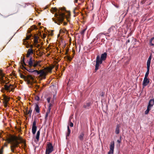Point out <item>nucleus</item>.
Masks as SVG:
<instances>
[{"mask_svg":"<svg viewBox=\"0 0 154 154\" xmlns=\"http://www.w3.org/2000/svg\"><path fill=\"white\" fill-rule=\"evenodd\" d=\"M31 31V30H28L27 31V33H27L26 35V40L29 39L32 35V34L30 33Z\"/></svg>","mask_w":154,"mask_h":154,"instance_id":"nucleus-14","label":"nucleus"},{"mask_svg":"<svg viewBox=\"0 0 154 154\" xmlns=\"http://www.w3.org/2000/svg\"><path fill=\"white\" fill-rule=\"evenodd\" d=\"M32 110L31 109H30L29 110V111H28L27 112V115L29 114V116H31V113L32 112Z\"/></svg>","mask_w":154,"mask_h":154,"instance_id":"nucleus-32","label":"nucleus"},{"mask_svg":"<svg viewBox=\"0 0 154 154\" xmlns=\"http://www.w3.org/2000/svg\"><path fill=\"white\" fill-rule=\"evenodd\" d=\"M24 57H23V59H21V64L20 66L21 67V68L23 69H26V67L24 66V65L26 66V65L24 62Z\"/></svg>","mask_w":154,"mask_h":154,"instance_id":"nucleus-10","label":"nucleus"},{"mask_svg":"<svg viewBox=\"0 0 154 154\" xmlns=\"http://www.w3.org/2000/svg\"><path fill=\"white\" fill-rule=\"evenodd\" d=\"M104 94V93L103 92H102L101 94V96H103Z\"/></svg>","mask_w":154,"mask_h":154,"instance_id":"nucleus-49","label":"nucleus"},{"mask_svg":"<svg viewBox=\"0 0 154 154\" xmlns=\"http://www.w3.org/2000/svg\"><path fill=\"white\" fill-rule=\"evenodd\" d=\"M35 99L37 101H38L39 100L40 98L39 97L36 96L35 97Z\"/></svg>","mask_w":154,"mask_h":154,"instance_id":"nucleus-40","label":"nucleus"},{"mask_svg":"<svg viewBox=\"0 0 154 154\" xmlns=\"http://www.w3.org/2000/svg\"><path fill=\"white\" fill-rule=\"evenodd\" d=\"M48 114H46V115L45 116V122H46L47 120V119H48L47 117L48 116Z\"/></svg>","mask_w":154,"mask_h":154,"instance_id":"nucleus-36","label":"nucleus"},{"mask_svg":"<svg viewBox=\"0 0 154 154\" xmlns=\"http://www.w3.org/2000/svg\"><path fill=\"white\" fill-rule=\"evenodd\" d=\"M149 68H147V71L145 74L144 78H147L149 73Z\"/></svg>","mask_w":154,"mask_h":154,"instance_id":"nucleus-24","label":"nucleus"},{"mask_svg":"<svg viewBox=\"0 0 154 154\" xmlns=\"http://www.w3.org/2000/svg\"><path fill=\"white\" fill-rule=\"evenodd\" d=\"M120 126L119 125H117L116 126L115 130V133L116 134H118L120 132Z\"/></svg>","mask_w":154,"mask_h":154,"instance_id":"nucleus-17","label":"nucleus"},{"mask_svg":"<svg viewBox=\"0 0 154 154\" xmlns=\"http://www.w3.org/2000/svg\"><path fill=\"white\" fill-rule=\"evenodd\" d=\"M40 134V130H39L36 133V137H35L37 141H38L39 140Z\"/></svg>","mask_w":154,"mask_h":154,"instance_id":"nucleus-18","label":"nucleus"},{"mask_svg":"<svg viewBox=\"0 0 154 154\" xmlns=\"http://www.w3.org/2000/svg\"><path fill=\"white\" fill-rule=\"evenodd\" d=\"M35 46L36 47H37L38 48L39 47H40V45H39V44H35Z\"/></svg>","mask_w":154,"mask_h":154,"instance_id":"nucleus-44","label":"nucleus"},{"mask_svg":"<svg viewBox=\"0 0 154 154\" xmlns=\"http://www.w3.org/2000/svg\"><path fill=\"white\" fill-rule=\"evenodd\" d=\"M154 39L152 38H151L149 40V45L150 46H154V44L152 43V42Z\"/></svg>","mask_w":154,"mask_h":154,"instance_id":"nucleus-26","label":"nucleus"},{"mask_svg":"<svg viewBox=\"0 0 154 154\" xmlns=\"http://www.w3.org/2000/svg\"><path fill=\"white\" fill-rule=\"evenodd\" d=\"M114 5L117 8H118L119 7V6L117 5L114 4Z\"/></svg>","mask_w":154,"mask_h":154,"instance_id":"nucleus-47","label":"nucleus"},{"mask_svg":"<svg viewBox=\"0 0 154 154\" xmlns=\"http://www.w3.org/2000/svg\"><path fill=\"white\" fill-rule=\"evenodd\" d=\"M20 143L16 138L12 140L11 146V151L13 153H15L14 149L18 147Z\"/></svg>","mask_w":154,"mask_h":154,"instance_id":"nucleus-5","label":"nucleus"},{"mask_svg":"<svg viewBox=\"0 0 154 154\" xmlns=\"http://www.w3.org/2000/svg\"><path fill=\"white\" fill-rule=\"evenodd\" d=\"M51 110V108H50V107H48V109L47 110V111L46 112V114H49L50 113Z\"/></svg>","mask_w":154,"mask_h":154,"instance_id":"nucleus-33","label":"nucleus"},{"mask_svg":"<svg viewBox=\"0 0 154 154\" xmlns=\"http://www.w3.org/2000/svg\"><path fill=\"white\" fill-rule=\"evenodd\" d=\"M6 80V78L4 74L0 71V83L2 86H4V87L2 88V91L3 92L4 90L9 92L13 91L14 89L13 85L11 84L7 85Z\"/></svg>","mask_w":154,"mask_h":154,"instance_id":"nucleus-1","label":"nucleus"},{"mask_svg":"<svg viewBox=\"0 0 154 154\" xmlns=\"http://www.w3.org/2000/svg\"><path fill=\"white\" fill-rule=\"evenodd\" d=\"M35 110L37 113H38L40 112L39 108L37 104L35 105Z\"/></svg>","mask_w":154,"mask_h":154,"instance_id":"nucleus-19","label":"nucleus"},{"mask_svg":"<svg viewBox=\"0 0 154 154\" xmlns=\"http://www.w3.org/2000/svg\"><path fill=\"white\" fill-rule=\"evenodd\" d=\"M8 102H7V101H4L3 103L4 106L5 107H7L8 106Z\"/></svg>","mask_w":154,"mask_h":154,"instance_id":"nucleus-31","label":"nucleus"},{"mask_svg":"<svg viewBox=\"0 0 154 154\" xmlns=\"http://www.w3.org/2000/svg\"><path fill=\"white\" fill-rule=\"evenodd\" d=\"M49 103V104L48 107H50V108H51V107L53 105L52 103L51 102V103Z\"/></svg>","mask_w":154,"mask_h":154,"instance_id":"nucleus-46","label":"nucleus"},{"mask_svg":"<svg viewBox=\"0 0 154 154\" xmlns=\"http://www.w3.org/2000/svg\"><path fill=\"white\" fill-rule=\"evenodd\" d=\"M20 77L21 78H23L24 79H26V76H24V75H20Z\"/></svg>","mask_w":154,"mask_h":154,"instance_id":"nucleus-38","label":"nucleus"},{"mask_svg":"<svg viewBox=\"0 0 154 154\" xmlns=\"http://www.w3.org/2000/svg\"><path fill=\"white\" fill-rule=\"evenodd\" d=\"M116 31V29L115 26H112L108 29V33H100L98 35H97V38H100L101 37V35L103 34L106 35V38L107 39V37H108L109 35H106V34L110 33L111 35H114Z\"/></svg>","mask_w":154,"mask_h":154,"instance_id":"nucleus-4","label":"nucleus"},{"mask_svg":"<svg viewBox=\"0 0 154 154\" xmlns=\"http://www.w3.org/2000/svg\"><path fill=\"white\" fill-rule=\"evenodd\" d=\"M52 9L53 11L57 12L55 14V16L57 17V20H55L54 18H52V20L55 23L60 25L61 24L63 23L64 18L65 16V14L64 13L61 12L60 10H58L56 8H53Z\"/></svg>","mask_w":154,"mask_h":154,"instance_id":"nucleus-2","label":"nucleus"},{"mask_svg":"<svg viewBox=\"0 0 154 154\" xmlns=\"http://www.w3.org/2000/svg\"><path fill=\"white\" fill-rule=\"evenodd\" d=\"M37 127L34 126L32 127V132L33 134H35L36 131Z\"/></svg>","mask_w":154,"mask_h":154,"instance_id":"nucleus-21","label":"nucleus"},{"mask_svg":"<svg viewBox=\"0 0 154 154\" xmlns=\"http://www.w3.org/2000/svg\"><path fill=\"white\" fill-rule=\"evenodd\" d=\"M37 73L36 75H40V76H41L42 78L45 79V76L47 75V72H45V71L43 70H41L40 71H37Z\"/></svg>","mask_w":154,"mask_h":154,"instance_id":"nucleus-8","label":"nucleus"},{"mask_svg":"<svg viewBox=\"0 0 154 154\" xmlns=\"http://www.w3.org/2000/svg\"><path fill=\"white\" fill-rule=\"evenodd\" d=\"M51 110V108H50V107H48V109L47 110V111L46 112V114H49L50 113Z\"/></svg>","mask_w":154,"mask_h":154,"instance_id":"nucleus-34","label":"nucleus"},{"mask_svg":"<svg viewBox=\"0 0 154 154\" xmlns=\"http://www.w3.org/2000/svg\"><path fill=\"white\" fill-rule=\"evenodd\" d=\"M34 41L35 44L38 43V38L37 37L35 36L34 38Z\"/></svg>","mask_w":154,"mask_h":154,"instance_id":"nucleus-29","label":"nucleus"},{"mask_svg":"<svg viewBox=\"0 0 154 154\" xmlns=\"http://www.w3.org/2000/svg\"><path fill=\"white\" fill-rule=\"evenodd\" d=\"M146 0H143V2L144 3H145V2H146Z\"/></svg>","mask_w":154,"mask_h":154,"instance_id":"nucleus-54","label":"nucleus"},{"mask_svg":"<svg viewBox=\"0 0 154 154\" xmlns=\"http://www.w3.org/2000/svg\"><path fill=\"white\" fill-rule=\"evenodd\" d=\"M84 133H82L79 135V138L80 140L81 141H82L83 140V137L84 136Z\"/></svg>","mask_w":154,"mask_h":154,"instance_id":"nucleus-20","label":"nucleus"},{"mask_svg":"<svg viewBox=\"0 0 154 154\" xmlns=\"http://www.w3.org/2000/svg\"><path fill=\"white\" fill-rule=\"evenodd\" d=\"M69 125L71 127H72L73 125V124L72 122H71L70 123Z\"/></svg>","mask_w":154,"mask_h":154,"instance_id":"nucleus-45","label":"nucleus"},{"mask_svg":"<svg viewBox=\"0 0 154 154\" xmlns=\"http://www.w3.org/2000/svg\"><path fill=\"white\" fill-rule=\"evenodd\" d=\"M114 151L112 150H110L108 152V154H113Z\"/></svg>","mask_w":154,"mask_h":154,"instance_id":"nucleus-37","label":"nucleus"},{"mask_svg":"<svg viewBox=\"0 0 154 154\" xmlns=\"http://www.w3.org/2000/svg\"><path fill=\"white\" fill-rule=\"evenodd\" d=\"M151 108L148 107H147V109L145 111V114H147L148 113L149 111V110L151 109Z\"/></svg>","mask_w":154,"mask_h":154,"instance_id":"nucleus-30","label":"nucleus"},{"mask_svg":"<svg viewBox=\"0 0 154 154\" xmlns=\"http://www.w3.org/2000/svg\"><path fill=\"white\" fill-rule=\"evenodd\" d=\"M54 150V147L52 144L49 142L48 143L46 147L45 154H50Z\"/></svg>","mask_w":154,"mask_h":154,"instance_id":"nucleus-6","label":"nucleus"},{"mask_svg":"<svg viewBox=\"0 0 154 154\" xmlns=\"http://www.w3.org/2000/svg\"><path fill=\"white\" fill-rule=\"evenodd\" d=\"M33 53V51L31 49H29L28 50V51H27V55H26V57H29L30 55L31 54Z\"/></svg>","mask_w":154,"mask_h":154,"instance_id":"nucleus-16","label":"nucleus"},{"mask_svg":"<svg viewBox=\"0 0 154 154\" xmlns=\"http://www.w3.org/2000/svg\"><path fill=\"white\" fill-rule=\"evenodd\" d=\"M114 142L113 141L111 142L110 146L109 149L110 150H112L114 151Z\"/></svg>","mask_w":154,"mask_h":154,"instance_id":"nucleus-15","label":"nucleus"},{"mask_svg":"<svg viewBox=\"0 0 154 154\" xmlns=\"http://www.w3.org/2000/svg\"><path fill=\"white\" fill-rule=\"evenodd\" d=\"M28 63V66L29 67L32 66L35 67L38 64V63L35 62L34 60L32 57L29 59Z\"/></svg>","mask_w":154,"mask_h":154,"instance_id":"nucleus-7","label":"nucleus"},{"mask_svg":"<svg viewBox=\"0 0 154 154\" xmlns=\"http://www.w3.org/2000/svg\"><path fill=\"white\" fill-rule=\"evenodd\" d=\"M152 54H150V56H149V57L148 59V60H151L152 58Z\"/></svg>","mask_w":154,"mask_h":154,"instance_id":"nucleus-43","label":"nucleus"},{"mask_svg":"<svg viewBox=\"0 0 154 154\" xmlns=\"http://www.w3.org/2000/svg\"><path fill=\"white\" fill-rule=\"evenodd\" d=\"M149 82L150 81L149 79L147 78H144L142 83L143 87L144 88L147 86Z\"/></svg>","mask_w":154,"mask_h":154,"instance_id":"nucleus-9","label":"nucleus"},{"mask_svg":"<svg viewBox=\"0 0 154 154\" xmlns=\"http://www.w3.org/2000/svg\"><path fill=\"white\" fill-rule=\"evenodd\" d=\"M36 122L35 120H34L33 123H32V127H34V126H36Z\"/></svg>","mask_w":154,"mask_h":154,"instance_id":"nucleus-35","label":"nucleus"},{"mask_svg":"<svg viewBox=\"0 0 154 154\" xmlns=\"http://www.w3.org/2000/svg\"><path fill=\"white\" fill-rule=\"evenodd\" d=\"M24 69L26 70L29 72L32 73L34 75H36L37 73V70H34L33 69H26H26Z\"/></svg>","mask_w":154,"mask_h":154,"instance_id":"nucleus-11","label":"nucleus"},{"mask_svg":"<svg viewBox=\"0 0 154 154\" xmlns=\"http://www.w3.org/2000/svg\"><path fill=\"white\" fill-rule=\"evenodd\" d=\"M151 62V60H148L147 62V68H150V63Z\"/></svg>","mask_w":154,"mask_h":154,"instance_id":"nucleus-27","label":"nucleus"},{"mask_svg":"<svg viewBox=\"0 0 154 154\" xmlns=\"http://www.w3.org/2000/svg\"><path fill=\"white\" fill-rule=\"evenodd\" d=\"M3 97L4 100V101H7V102L9 101V100H10V98L9 97H7L5 95H3Z\"/></svg>","mask_w":154,"mask_h":154,"instance_id":"nucleus-23","label":"nucleus"},{"mask_svg":"<svg viewBox=\"0 0 154 154\" xmlns=\"http://www.w3.org/2000/svg\"><path fill=\"white\" fill-rule=\"evenodd\" d=\"M85 29H83L82 30V31L81 32V35H83L85 33Z\"/></svg>","mask_w":154,"mask_h":154,"instance_id":"nucleus-39","label":"nucleus"},{"mask_svg":"<svg viewBox=\"0 0 154 154\" xmlns=\"http://www.w3.org/2000/svg\"><path fill=\"white\" fill-rule=\"evenodd\" d=\"M36 28V26H34V28L35 29Z\"/></svg>","mask_w":154,"mask_h":154,"instance_id":"nucleus-53","label":"nucleus"},{"mask_svg":"<svg viewBox=\"0 0 154 154\" xmlns=\"http://www.w3.org/2000/svg\"><path fill=\"white\" fill-rule=\"evenodd\" d=\"M26 79L29 80L31 79L33 80V78L32 77L31 75H28L26 77Z\"/></svg>","mask_w":154,"mask_h":154,"instance_id":"nucleus-28","label":"nucleus"},{"mask_svg":"<svg viewBox=\"0 0 154 154\" xmlns=\"http://www.w3.org/2000/svg\"><path fill=\"white\" fill-rule=\"evenodd\" d=\"M78 0H75L74 1V2L75 3H77L78 2Z\"/></svg>","mask_w":154,"mask_h":154,"instance_id":"nucleus-50","label":"nucleus"},{"mask_svg":"<svg viewBox=\"0 0 154 154\" xmlns=\"http://www.w3.org/2000/svg\"><path fill=\"white\" fill-rule=\"evenodd\" d=\"M107 57V53L104 52L101 54L100 57L99 55H97L96 60V65L95 70L97 71L99 69L100 64L102 63L103 61L105 60Z\"/></svg>","mask_w":154,"mask_h":154,"instance_id":"nucleus-3","label":"nucleus"},{"mask_svg":"<svg viewBox=\"0 0 154 154\" xmlns=\"http://www.w3.org/2000/svg\"><path fill=\"white\" fill-rule=\"evenodd\" d=\"M154 104V99H150L148 103V107L151 108Z\"/></svg>","mask_w":154,"mask_h":154,"instance_id":"nucleus-12","label":"nucleus"},{"mask_svg":"<svg viewBox=\"0 0 154 154\" xmlns=\"http://www.w3.org/2000/svg\"><path fill=\"white\" fill-rule=\"evenodd\" d=\"M60 10H61V11H62V10L64 11V10H65V8H60Z\"/></svg>","mask_w":154,"mask_h":154,"instance_id":"nucleus-48","label":"nucleus"},{"mask_svg":"<svg viewBox=\"0 0 154 154\" xmlns=\"http://www.w3.org/2000/svg\"><path fill=\"white\" fill-rule=\"evenodd\" d=\"M52 69L50 68H46L45 70V72H47V74L48 73V72H51V71Z\"/></svg>","mask_w":154,"mask_h":154,"instance_id":"nucleus-25","label":"nucleus"},{"mask_svg":"<svg viewBox=\"0 0 154 154\" xmlns=\"http://www.w3.org/2000/svg\"><path fill=\"white\" fill-rule=\"evenodd\" d=\"M152 38H153V39H154V37H152Z\"/></svg>","mask_w":154,"mask_h":154,"instance_id":"nucleus-57","label":"nucleus"},{"mask_svg":"<svg viewBox=\"0 0 154 154\" xmlns=\"http://www.w3.org/2000/svg\"><path fill=\"white\" fill-rule=\"evenodd\" d=\"M127 42H130V40H128L127 41Z\"/></svg>","mask_w":154,"mask_h":154,"instance_id":"nucleus-55","label":"nucleus"},{"mask_svg":"<svg viewBox=\"0 0 154 154\" xmlns=\"http://www.w3.org/2000/svg\"><path fill=\"white\" fill-rule=\"evenodd\" d=\"M50 99H51V98L50 97H48L47 98V100L48 103H50Z\"/></svg>","mask_w":154,"mask_h":154,"instance_id":"nucleus-41","label":"nucleus"},{"mask_svg":"<svg viewBox=\"0 0 154 154\" xmlns=\"http://www.w3.org/2000/svg\"><path fill=\"white\" fill-rule=\"evenodd\" d=\"M91 105V103L90 102H87L84 103L83 107L86 109H88L90 108Z\"/></svg>","mask_w":154,"mask_h":154,"instance_id":"nucleus-13","label":"nucleus"},{"mask_svg":"<svg viewBox=\"0 0 154 154\" xmlns=\"http://www.w3.org/2000/svg\"><path fill=\"white\" fill-rule=\"evenodd\" d=\"M70 133V130L69 129V126H67V131L66 134V138L67 139L68 137H69Z\"/></svg>","mask_w":154,"mask_h":154,"instance_id":"nucleus-22","label":"nucleus"},{"mask_svg":"<svg viewBox=\"0 0 154 154\" xmlns=\"http://www.w3.org/2000/svg\"><path fill=\"white\" fill-rule=\"evenodd\" d=\"M72 59V58L69 56L68 57H67V60H68L70 61Z\"/></svg>","mask_w":154,"mask_h":154,"instance_id":"nucleus-42","label":"nucleus"},{"mask_svg":"<svg viewBox=\"0 0 154 154\" xmlns=\"http://www.w3.org/2000/svg\"><path fill=\"white\" fill-rule=\"evenodd\" d=\"M117 142H118L119 143H120V141L119 140H118Z\"/></svg>","mask_w":154,"mask_h":154,"instance_id":"nucleus-52","label":"nucleus"},{"mask_svg":"<svg viewBox=\"0 0 154 154\" xmlns=\"http://www.w3.org/2000/svg\"><path fill=\"white\" fill-rule=\"evenodd\" d=\"M63 23L64 24V25H66L67 24V23L66 22H63Z\"/></svg>","mask_w":154,"mask_h":154,"instance_id":"nucleus-51","label":"nucleus"},{"mask_svg":"<svg viewBox=\"0 0 154 154\" xmlns=\"http://www.w3.org/2000/svg\"><path fill=\"white\" fill-rule=\"evenodd\" d=\"M41 23H38V25H41Z\"/></svg>","mask_w":154,"mask_h":154,"instance_id":"nucleus-56","label":"nucleus"}]
</instances>
